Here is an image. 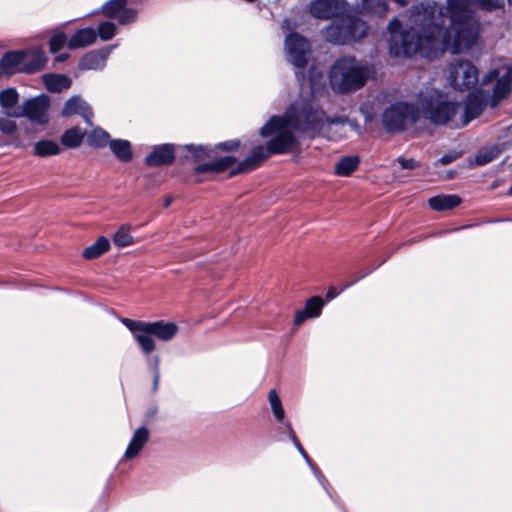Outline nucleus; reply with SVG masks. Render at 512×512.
Masks as SVG:
<instances>
[{
  "label": "nucleus",
  "mask_w": 512,
  "mask_h": 512,
  "mask_svg": "<svg viewBox=\"0 0 512 512\" xmlns=\"http://www.w3.org/2000/svg\"><path fill=\"white\" fill-rule=\"evenodd\" d=\"M61 115L70 117L72 115H80L85 122L92 126V118L94 116L91 106L80 96L70 97L64 104Z\"/></svg>",
  "instance_id": "2eb2a0df"
},
{
  "label": "nucleus",
  "mask_w": 512,
  "mask_h": 512,
  "mask_svg": "<svg viewBox=\"0 0 512 512\" xmlns=\"http://www.w3.org/2000/svg\"><path fill=\"white\" fill-rule=\"evenodd\" d=\"M489 95L484 90L470 92L464 102V112L462 115V126H466L470 121L479 117L488 105Z\"/></svg>",
  "instance_id": "f8f14e48"
},
{
  "label": "nucleus",
  "mask_w": 512,
  "mask_h": 512,
  "mask_svg": "<svg viewBox=\"0 0 512 512\" xmlns=\"http://www.w3.org/2000/svg\"><path fill=\"white\" fill-rule=\"evenodd\" d=\"M360 163L358 156H345L342 157L335 166V174L339 176H349L357 168Z\"/></svg>",
  "instance_id": "c756f323"
},
{
  "label": "nucleus",
  "mask_w": 512,
  "mask_h": 512,
  "mask_svg": "<svg viewBox=\"0 0 512 512\" xmlns=\"http://www.w3.org/2000/svg\"><path fill=\"white\" fill-rule=\"evenodd\" d=\"M17 131V124L14 120L0 117V132L4 135H13Z\"/></svg>",
  "instance_id": "79ce46f5"
},
{
  "label": "nucleus",
  "mask_w": 512,
  "mask_h": 512,
  "mask_svg": "<svg viewBox=\"0 0 512 512\" xmlns=\"http://www.w3.org/2000/svg\"><path fill=\"white\" fill-rule=\"evenodd\" d=\"M388 30L390 32V36L392 34L400 33L403 30L401 21L397 18L390 20L388 23Z\"/></svg>",
  "instance_id": "09e8293b"
},
{
  "label": "nucleus",
  "mask_w": 512,
  "mask_h": 512,
  "mask_svg": "<svg viewBox=\"0 0 512 512\" xmlns=\"http://www.w3.org/2000/svg\"><path fill=\"white\" fill-rule=\"evenodd\" d=\"M509 5H512V0H507Z\"/></svg>",
  "instance_id": "e2e57ef3"
},
{
  "label": "nucleus",
  "mask_w": 512,
  "mask_h": 512,
  "mask_svg": "<svg viewBox=\"0 0 512 512\" xmlns=\"http://www.w3.org/2000/svg\"><path fill=\"white\" fill-rule=\"evenodd\" d=\"M368 30V23L360 16L343 13L323 29V37L333 45H353L361 42L367 36Z\"/></svg>",
  "instance_id": "39448f33"
},
{
  "label": "nucleus",
  "mask_w": 512,
  "mask_h": 512,
  "mask_svg": "<svg viewBox=\"0 0 512 512\" xmlns=\"http://www.w3.org/2000/svg\"><path fill=\"white\" fill-rule=\"evenodd\" d=\"M441 30L442 26L439 23H433L423 28V34L412 28L392 34L389 39V53L394 57H411L418 52H423L425 45L432 44Z\"/></svg>",
  "instance_id": "423d86ee"
},
{
  "label": "nucleus",
  "mask_w": 512,
  "mask_h": 512,
  "mask_svg": "<svg viewBox=\"0 0 512 512\" xmlns=\"http://www.w3.org/2000/svg\"><path fill=\"white\" fill-rule=\"evenodd\" d=\"M23 52L25 57L20 73L33 74L45 68L48 57L42 48L23 49Z\"/></svg>",
  "instance_id": "4468645a"
},
{
  "label": "nucleus",
  "mask_w": 512,
  "mask_h": 512,
  "mask_svg": "<svg viewBox=\"0 0 512 512\" xmlns=\"http://www.w3.org/2000/svg\"><path fill=\"white\" fill-rule=\"evenodd\" d=\"M60 151V146L53 140H40L34 145L35 155L39 157L57 155Z\"/></svg>",
  "instance_id": "7c9ffc66"
},
{
  "label": "nucleus",
  "mask_w": 512,
  "mask_h": 512,
  "mask_svg": "<svg viewBox=\"0 0 512 512\" xmlns=\"http://www.w3.org/2000/svg\"><path fill=\"white\" fill-rule=\"evenodd\" d=\"M112 153L120 161L127 163L132 160L133 153L131 143L128 140L114 139L109 142Z\"/></svg>",
  "instance_id": "a878e982"
},
{
  "label": "nucleus",
  "mask_w": 512,
  "mask_h": 512,
  "mask_svg": "<svg viewBox=\"0 0 512 512\" xmlns=\"http://www.w3.org/2000/svg\"><path fill=\"white\" fill-rule=\"evenodd\" d=\"M50 107V98L45 94L27 99L22 104V111L20 113H10L6 111L8 116L20 117L24 116L30 121L44 125L49 121L48 110Z\"/></svg>",
  "instance_id": "1a4fd4ad"
},
{
  "label": "nucleus",
  "mask_w": 512,
  "mask_h": 512,
  "mask_svg": "<svg viewBox=\"0 0 512 512\" xmlns=\"http://www.w3.org/2000/svg\"><path fill=\"white\" fill-rule=\"evenodd\" d=\"M326 112L309 100L291 103L282 115H273L260 129L262 137H271L265 145L253 147L250 154L229 171V177L252 172L273 155L297 150L300 143L294 131L318 137L325 127Z\"/></svg>",
  "instance_id": "f257e3e1"
},
{
  "label": "nucleus",
  "mask_w": 512,
  "mask_h": 512,
  "mask_svg": "<svg viewBox=\"0 0 512 512\" xmlns=\"http://www.w3.org/2000/svg\"><path fill=\"white\" fill-rule=\"evenodd\" d=\"M47 91L51 93H60L63 90H67L72 85V80L65 74L48 73L42 76Z\"/></svg>",
  "instance_id": "412c9836"
},
{
  "label": "nucleus",
  "mask_w": 512,
  "mask_h": 512,
  "mask_svg": "<svg viewBox=\"0 0 512 512\" xmlns=\"http://www.w3.org/2000/svg\"><path fill=\"white\" fill-rule=\"evenodd\" d=\"M175 148L176 145L172 143L155 145L145 156L144 163L148 167L169 166L175 160Z\"/></svg>",
  "instance_id": "ddd939ff"
},
{
  "label": "nucleus",
  "mask_w": 512,
  "mask_h": 512,
  "mask_svg": "<svg viewBox=\"0 0 512 512\" xmlns=\"http://www.w3.org/2000/svg\"><path fill=\"white\" fill-rule=\"evenodd\" d=\"M451 82L462 89L473 88L478 82V70L469 61H457L451 65Z\"/></svg>",
  "instance_id": "9b49d317"
},
{
  "label": "nucleus",
  "mask_w": 512,
  "mask_h": 512,
  "mask_svg": "<svg viewBox=\"0 0 512 512\" xmlns=\"http://www.w3.org/2000/svg\"><path fill=\"white\" fill-rule=\"evenodd\" d=\"M508 195L512 196V183H511V186H510V188L508 190Z\"/></svg>",
  "instance_id": "052dcab7"
},
{
  "label": "nucleus",
  "mask_w": 512,
  "mask_h": 512,
  "mask_svg": "<svg viewBox=\"0 0 512 512\" xmlns=\"http://www.w3.org/2000/svg\"><path fill=\"white\" fill-rule=\"evenodd\" d=\"M110 49L92 50L84 54L78 64L80 70H100L104 68Z\"/></svg>",
  "instance_id": "f3484780"
},
{
  "label": "nucleus",
  "mask_w": 512,
  "mask_h": 512,
  "mask_svg": "<svg viewBox=\"0 0 512 512\" xmlns=\"http://www.w3.org/2000/svg\"><path fill=\"white\" fill-rule=\"evenodd\" d=\"M120 321L132 333L141 351L146 355L152 353L156 348L153 337L167 342L172 340L179 330L176 323L164 320L147 322L121 318Z\"/></svg>",
  "instance_id": "20e7f679"
},
{
  "label": "nucleus",
  "mask_w": 512,
  "mask_h": 512,
  "mask_svg": "<svg viewBox=\"0 0 512 512\" xmlns=\"http://www.w3.org/2000/svg\"><path fill=\"white\" fill-rule=\"evenodd\" d=\"M69 58L68 53H61L57 56H55L54 61L55 62H65Z\"/></svg>",
  "instance_id": "5fc2aeb1"
},
{
  "label": "nucleus",
  "mask_w": 512,
  "mask_h": 512,
  "mask_svg": "<svg viewBox=\"0 0 512 512\" xmlns=\"http://www.w3.org/2000/svg\"><path fill=\"white\" fill-rule=\"evenodd\" d=\"M67 41L64 32L54 34L49 40V49L51 53H56L61 50Z\"/></svg>",
  "instance_id": "ea45409f"
},
{
  "label": "nucleus",
  "mask_w": 512,
  "mask_h": 512,
  "mask_svg": "<svg viewBox=\"0 0 512 512\" xmlns=\"http://www.w3.org/2000/svg\"><path fill=\"white\" fill-rule=\"evenodd\" d=\"M109 249V240L105 236H100L92 245L83 250L82 256L85 259L93 260L105 254Z\"/></svg>",
  "instance_id": "bb28decb"
},
{
  "label": "nucleus",
  "mask_w": 512,
  "mask_h": 512,
  "mask_svg": "<svg viewBox=\"0 0 512 512\" xmlns=\"http://www.w3.org/2000/svg\"><path fill=\"white\" fill-rule=\"evenodd\" d=\"M372 272V270H367L366 272H364L363 274H352L350 275V278L351 280L344 285V287L342 288V290L354 285L355 283H357L358 281H360L361 279H363L365 276H367L368 274H370Z\"/></svg>",
  "instance_id": "8fccbe9b"
},
{
  "label": "nucleus",
  "mask_w": 512,
  "mask_h": 512,
  "mask_svg": "<svg viewBox=\"0 0 512 512\" xmlns=\"http://www.w3.org/2000/svg\"><path fill=\"white\" fill-rule=\"evenodd\" d=\"M502 221H512V219H492L489 220V223H496V222H502Z\"/></svg>",
  "instance_id": "13d9d810"
},
{
  "label": "nucleus",
  "mask_w": 512,
  "mask_h": 512,
  "mask_svg": "<svg viewBox=\"0 0 512 512\" xmlns=\"http://www.w3.org/2000/svg\"><path fill=\"white\" fill-rule=\"evenodd\" d=\"M294 446L297 448V450L299 451V453L302 455V457L305 459V461L307 462V464L313 468L314 470H316V466L314 464V462L312 461V459L310 458V456L308 455V453L305 451V449L303 448V446L301 445V443L299 442L298 439H295L294 442H293Z\"/></svg>",
  "instance_id": "a18cd8bd"
},
{
  "label": "nucleus",
  "mask_w": 512,
  "mask_h": 512,
  "mask_svg": "<svg viewBox=\"0 0 512 512\" xmlns=\"http://www.w3.org/2000/svg\"><path fill=\"white\" fill-rule=\"evenodd\" d=\"M420 119V108L417 104L398 101L384 109L382 126L388 133H402L415 125Z\"/></svg>",
  "instance_id": "6e6552de"
},
{
  "label": "nucleus",
  "mask_w": 512,
  "mask_h": 512,
  "mask_svg": "<svg viewBox=\"0 0 512 512\" xmlns=\"http://www.w3.org/2000/svg\"><path fill=\"white\" fill-rule=\"evenodd\" d=\"M512 90V76L510 73H505L499 77L493 87L492 95L490 98V106L496 107L501 100L506 98Z\"/></svg>",
  "instance_id": "6ab92c4d"
},
{
  "label": "nucleus",
  "mask_w": 512,
  "mask_h": 512,
  "mask_svg": "<svg viewBox=\"0 0 512 512\" xmlns=\"http://www.w3.org/2000/svg\"><path fill=\"white\" fill-rule=\"evenodd\" d=\"M170 203H171V199H170V198H167V199L165 200L164 206H165V207H168V206L170 205Z\"/></svg>",
  "instance_id": "bf43d9fd"
},
{
  "label": "nucleus",
  "mask_w": 512,
  "mask_h": 512,
  "mask_svg": "<svg viewBox=\"0 0 512 512\" xmlns=\"http://www.w3.org/2000/svg\"><path fill=\"white\" fill-rule=\"evenodd\" d=\"M420 114L430 123L441 126L450 122L457 114L459 103L449 99L447 93L435 88L426 89L419 96Z\"/></svg>",
  "instance_id": "0eeeda50"
},
{
  "label": "nucleus",
  "mask_w": 512,
  "mask_h": 512,
  "mask_svg": "<svg viewBox=\"0 0 512 512\" xmlns=\"http://www.w3.org/2000/svg\"><path fill=\"white\" fill-rule=\"evenodd\" d=\"M507 73H510V75L512 76V67H510V69Z\"/></svg>",
  "instance_id": "680f3d73"
},
{
  "label": "nucleus",
  "mask_w": 512,
  "mask_h": 512,
  "mask_svg": "<svg viewBox=\"0 0 512 512\" xmlns=\"http://www.w3.org/2000/svg\"><path fill=\"white\" fill-rule=\"evenodd\" d=\"M361 8L370 15L386 16L389 6L387 0H361Z\"/></svg>",
  "instance_id": "c85d7f7f"
},
{
  "label": "nucleus",
  "mask_w": 512,
  "mask_h": 512,
  "mask_svg": "<svg viewBox=\"0 0 512 512\" xmlns=\"http://www.w3.org/2000/svg\"><path fill=\"white\" fill-rule=\"evenodd\" d=\"M237 161V158L232 155L219 157L213 161L198 164L193 168L194 174L214 173L219 174L230 167H232Z\"/></svg>",
  "instance_id": "dca6fc26"
},
{
  "label": "nucleus",
  "mask_w": 512,
  "mask_h": 512,
  "mask_svg": "<svg viewBox=\"0 0 512 512\" xmlns=\"http://www.w3.org/2000/svg\"><path fill=\"white\" fill-rule=\"evenodd\" d=\"M287 60L296 68H305L310 55V44L302 35L292 32L285 38Z\"/></svg>",
  "instance_id": "9d476101"
},
{
  "label": "nucleus",
  "mask_w": 512,
  "mask_h": 512,
  "mask_svg": "<svg viewBox=\"0 0 512 512\" xmlns=\"http://www.w3.org/2000/svg\"><path fill=\"white\" fill-rule=\"evenodd\" d=\"M348 121L346 116H334L329 117L326 114V120H325V126H331V125H344Z\"/></svg>",
  "instance_id": "de8ad7c7"
},
{
  "label": "nucleus",
  "mask_w": 512,
  "mask_h": 512,
  "mask_svg": "<svg viewBox=\"0 0 512 512\" xmlns=\"http://www.w3.org/2000/svg\"><path fill=\"white\" fill-rule=\"evenodd\" d=\"M461 202V197L456 194H440L429 198L428 205L432 210L446 211L459 206Z\"/></svg>",
  "instance_id": "4be33fe9"
},
{
  "label": "nucleus",
  "mask_w": 512,
  "mask_h": 512,
  "mask_svg": "<svg viewBox=\"0 0 512 512\" xmlns=\"http://www.w3.org/2000/svg\"><path fill=\"white\" fill-rule=\"evenodd\" d=\"M126 4L127 0H109L102 6V12L106 17L115 19Z\"/></svg>",
  "instance_id": "c9c22d12"
},
{
  "label": "nucleus",
  "mask_w": 512,
  "mask_h": 512,
  "mask_svg": "<svg viewBox=\"0 0 512 512\" xmlns=\"http://www.w3.org/2000/svg\"><path fill=\"white\" fill-rule=\"evenodd\" d=\"M475 2L481 9L489 12L500 9L504 6L503 1L501 0H475Z\"/></svg>",
  "instance_id": "37998d69"
},
{
  "label": "nucleus",
  "mask_w": 512,
  "mask_h": 512,
  "mask_svg": "<svg viewBox=\"0 0 512 512\" xmlns=\"http://www.w3.org/2000/svg\"><path fill=\"white\" fill-rule=\"evenodd\" d=\"M324 306V301L320 296H313L309 298L305 307L296 312L294 317V324L296 326L302 324L308 318H317L321 315Z\"/></svg>",
  "instance_id": "a211bd4d"
},
{
  "label": "nucleus",
  "mask_w": 512,
  "mask_h": 512,
  "mask_svg": "<svg viewBox=\"0 0 512 512\" xmlns=\"http://www.w3.org/2000/svg\"><path fill=\"white\" fill-rule=\"evenodd\" d=\"M97 39V33L94 28L87 27L78 29L69 39L68 47L70 49L83 48L93 44Z\"/></svg>",
  "instance_id": "5701e85b"
},
{
  "label": "nucleus",
  "mask_w": 512,
  "mask_h": 512,
  "mask_svg": "<svg viewBox=\"0 0 512 512\" xmlns=\"http://www.w3.org/2000/svg\"><path fill=\"white\" fill-rule=\"evenodd\" d=\"M240 141L237 139L227 140L216 144V148L222 151H235L240 147Z\"/></svg>",
  "instance_id": "c03bdc74"
},
{
  "label": "nucleus",
  "mask_w": 512,
  "mask_h": 512,
  "mask_svg": "<svg viewBox=\"0 0 512 512\" xmlns=\"http://www.w3.org/2000/svg\"><path fill=\"white\" fill-rule=\"evenodd\" d=\"M19 101V94L15 88H6L0 91V106L9 110Z\"/></svg>",
  "instance_id": "473e14b6"
},
{
  "label": "nucleus",
  "mask_w": 512,
  "mask_h": 512,
  "mask_svg": "<svg viewBox=\"0 0 512 512\" xmlns=\"http://www.w3.org/2000/svg\"><path fill=\"white\" fill-rule=\"evenodd\" d=\"M446 11L450 24L442 27L440 32L441 50L458 54L470 49L476 44L481 30L479 20L474 17L471 0H447Z\"/></svg>",
  "instance_id": "f03ea898"
},
{
  "label": "nucleus",
  "mask_w": 512,
  "mask_h": 512,
  "mask_svg": "<svg viewBox=\"0 0 512 512\" xmlns=\"http://www.w3.org/2000/svg\"><path fill=\"white\" fill-rule=\"evenodd\" d=\"M268 399H269V403H270V406H271V409L273 411L275 418L278 421L282 422L284 420L285 413H284V409H283L281 400H280L276 390L273 389L269 392Z\"/></svg>",
  "instance_id": "e433bc0d"
},
{
  "label": "nucleus",
  "mask_w": 512,
  "mask_h": 512,
  "mask_svg": "<svg viewBox=\"0 0 512 512\" xmlns=\"http://www.w3.org/2000/svg\"><path fill=\"white\" fill-rule=\"evenodd\" d=\"M137 18V11L134 8H127L126 6L120 11L115 19L122 25L132 23Z\"/></svg>",
  "instance_id": "a19ab883"
},
{
  "label": "nucleus",
  "mask_w": 512,
  "mask_h": 512,
  "mask_svg": "<svg viewBox=\"0 0 512 512\" xmlns=\"http://www.w3.org/2000/svg\"><path fill=\"white\" fill-rule=\"evenodd\" d=\"M338 294H339V292H337L335 288L330 287L326 293V299L328 301L333 300L334 298H336L338 296Z\"/></svg>",
  "instance_id": "864d4df0"
},
{
  "label": "nucleus",
  "mask_w": 512,
  "mask_h": 512,
  "mask_svg": "<svg viewBox=\"0 0 512 512\" xmlns=\"http://www.w3.org/2000/svg\"><path fill=\"white\" fill-rule=\"evenodd\" d=\"M365 66L353 56L335 60L329 70V83L334 92L348 94L361 89L367 82Z\"/></svg>",
  "instance_id": "7ed1b4c3"
},
{
  "label": "nucleus",
  "mask_w": 512,
  "mask_h": 512,
  "mask_svg": "<svg viewBox=\"0 0 512 512\" xmlns=\"http://www.w3.org/2000/svg\"><path fill=\"white\" fill-rule=\"evenodd\" d=\"M284 425H285V428L287 429V432H288V434H289V438H290V440H291L292 442H294V440H295V439H297V437H296V435H295V432H294V430H293V428H292L291 423H290V422H286V423H284Z\"/></svg>",
  "instance_id": "603ef678"
},
{
  "label": "nucleus",
  "mask_w": 512,
  "mask_h": 512,
  "mask_svg": "<svg viewBox=\"0 0 512 512\" xmlns=\"http://www.w3.org/2000/svg\"><path fill=\"white\" fill-rule=\"evenodd\" d=\"M113 242L118 247H127L134 243V239L130 234V227L122 225L114 234Z\"/></svg>",
  "instance_id": "72a5a7b5"
},
{
  "label": "nucleus",
  "mask_w": 512,
  "mask_h": 512,
  "mask_svg": "<svg viewBox=\"0 0 512 512\" xmlns=\"http://www.w3.org/2000/svg\"><path fill=\"white\" fill-rule=\"evenodd\" d=\"M24 57L25 54L23 52V49L10 50L2 55L0 60L9 76L15 74L16 72H20V68L23 65Z\"/></svg>",
  "instance_id": "b1692460"
},
{
  "label": "nucleus",
  "mask_w": 512,
  "mask_h": 512,
  "mask_svg": "<svg viewBox=\"0 0 512 512\" xmlns=\"http://www.w3.org/2000/svg\"><path fill=\"white\" fill-rule=\"evenodd\" d=\"M148 439L149 431L145 426L136 429L127 446L124 457L127 459L135 458L147 443Z\"/></svg>",
  "instance_id": "aec40b11"
},
{
  "label": "nucleus",
  "mask_w": 512,
  "mask_h": 512,
  "mask_svg": "<svg viewBox=\"0 0 512 512\" xmlns=\"http://www.w3.org/2000/svg\"><path fill=\"white\" fill-rule=\"evenodd\" d=\"M85 132L80 127L67 129L61 136L60 141L67 148H76L81 145Z\"/></svg>",
  "instance_id": "cd10ccee"
},
{
  "label": "nucleus",
  "mask_w": 512,
  "mask_h": 512,
  "mask_svg": "<svg viewBox=\"0 0 512 512\" xmlns=\"http://www.w3.org/2000/svg\"><path fill=\"white\" fill-rule=\"evenodd\" d=\"M499 151L491 148V149H481L475 156V162L477 165L483 166L486 165L497 158Z\"/></svg>",
  "instance_id": "58836bf2"
},
{
  "label": "nucleus",
  "mask_w": 512,
  "mask_h": 512,
  "mask_svg": "<svg viewBox=\"0 0 512 512\" xmlns=\"http://www.w3.org/2000/svg\"><path fill=\"white\" fill-rule=\"evenodd\" d=\"M159 379H160V373H154V378H153V390L154 391L157 390Z\"/></svg>",
  "instance_id": "4d7b16f0"
},
{
  "label": "nucleus",
  "mask_w": 512,
  "mask_h": 512,
  "mask_svg": "<svg viewBox=\"0 0 512 512\" xmlns=\"http://www.w3.org/2000/svg\"><path fill=\"white\" fill-rule=\"evenodd\" d=\"M397 161L402 169L412 170L418 167L417 161L413 158L399 157Z\"/></svg>",
  "instance_id": "49530a36"
},
{
  "label": "nucleus",
  "mask_w": 512,
  "mask_h": 512,
  "mask_svg": "<svg viewBox=\"0 0 512 512\" xmlns=\"http://www.w3.org/2000/svg\"><path fill=\"white\" fill-rule=\"evenodd\" d=\"M110 135L102 128H95L88 135V143L95 148H103L110 142Z\"/></svg>",
  "instance_id": "2f4dec72"
},
{
  "label": "nucleus",
  "mask_w": 512,
  "mask_h": 512,
  "mask_svg": "<svg viewBox=\"0 0 512 512\" xmlns=\"http://www.w3.org/2000/svg\"><path fill=\"white\" fill-rule=\"evenodd\" d=\"M159 363L160 359L158 356L153 357V372L159 373Z\"/></svg>",
  "instance_id": "6e6d98bb"
},
{
  "label": "nucleus",
  "mask_w": 512,
  "mask_h": 512,
  "mask_svg": "<svg viewBox=\"0 0 512 512\" xmlns=\"http://www.w3.org/2000/svg\"><path fill=\"white\" fill-rule=\"evenodd\" d=\"M96 33L103 41H108L114 37L116 25L110 21H103L98 25Z\"/></svg>",
  "instance_id": "4c0bfd02"
},
{
  "label": "nucleus",
  "mask_w": 512,
  "mask_h": 512,
  "mask_svg": "<svg viewBox=\"0 0 512 512\" xmlns=\"http://www.w3.org/2000/svg\"><path fill=\"white\" fill-rule=\"evenodd\" d=\"M457 159V154H445L443 155L440 159H439V162L442 164V165H447V164H450L452 163L453 161H455Z\"/></svg>",
  "instance_id": "3c124183"
},
{
  "label": "nucleus",
  "mask_w": 512,
  "mask_h": 512,
  "mask_svg": "<svg viewBox=\"0 0 512 512\" xmlns=\"http://www.w3.org/2000/svg\"><path fill=\"white\" fill-rule=\"evenodd\" d=\"M184 148L190 153V160L193 162H200L206 157L211 156V150L208 146L187 144Z\"/></svg>",
  "instance_id": "f704fd0d"
},
{
  "label": "nucleus",
  "mask_w": 512,
  "mask_h": 512,
  "mask_svg": "<svg viewBox=\"0 0 512 512\" xmlns=\"http://www.w3.org/2000/svg\"><path fill=\"white\" fill-rule=\"evenodd\" d=\"M335 0H315L312 2L311 14L318 19H330L334 16Z\"/></svg>",
  "instance_id": "393cba45"
}]
</instances>
